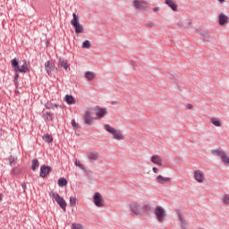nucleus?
I'll return each instance as SVG.
<instances>
[{
  "label": "nucleus",
  "instance_id": "obj_25",
  "mask_svg": "<svg viewBox=\"0 0 229 229\" xmlns=\"http://www.w3.org/2000/svg\"><path fill=\"white\" fill-rule=\"evenodd\" d=\"M43 140L45 142H47V144H51V142H53V136L49 135V134H45L42 137Z\"/></svg>",
  "mask_w": 229,
  "mask_h": 229
},
{
  "label": "nucleus",
  "instance_id": "obj_49",
  "mask_svg": "<svg viewBox=\"0 0 229 229\" xmlns=\"http://www.w3.org/2000/svg\"><path fill=\"white\" fill-rule=\"evenodd\" d=\"M22 189H26V184H21Z\"/></svg>",
  "mask_w": 229,
  "mask_h": 229
},
{
  "label": "nucleus",
  "instance_id": "obj_32",
  "mask_svg": "<svg viewBox=\"0 0 229 229\" xmlns=\"http://www.w3.org/2000/svg\"><path fill=\"white\" fill-rule=\"evenodd\" d=\"M8 160H9V164H10L11 167H14V165H15V157H13V156H10Z\"/></svg>",
  "mask_w": 229,
  "mask_h": 229
},
{
  "label": "nucleus",
  "instance_id": "obj_19",
  "mask_svg": "<svg viewBox=\"0 0 229 229\" xmlns=\"http://www.w3.org/2000/svg\"><path fill=\"white\" fill-rule=\"evenodd\" d=\"M17 72L26 73L30 72V69L28 68V64L26 62L21 65V67L18 66Z\"/></svg>",
  "mask_w": 229,
  "mask_h": 229
},
{
  "label": "nucleus",
  "instance_id": "obj_21",
  "mask_svg": "<svg viewBox=\"0 0 229 229\" xmlns=\"http://www.w3.org/2000/svg\"><path fill=\"white\" fill-rule=\"evenodd\" d=\"M64 101L68 104V105H74V97H72V95H66L64 97Z\"/></svg>",
  "mask_w": 229,
  "mask_h": 229
},
{
  "label": "nucleus",
  "instance_id": "obj_22",
  "mask_svg": "<svg viewBox=\"0 0 229 229\" xmlns=\"http://www.w3.org/2000/svg\"><path fill=\"white\" fill-rule=\"evenodd\" d=\"M210 123L214 124V126H216L217 128H221L223 126V123H221V121L217 118H211Z\"/></svg>",
  "mask_w": 229,
  "mask_h": 229
},
{
  "label": "nucleus",
  "instance_id": "obj_13",
  "mask_svg": "<svg viewBox=\"0 0 229 229\" xmlns=\"http://www.w3.org/2000/svg\"><path fill=\"white\" fill-rule=\"evenodd\" d=\"M179 26L183 30H190V28H192V21L191 19L182 20L179 22Z\"/></svg>",
  "mask_w": 229,
  "mask_h": 229
},
{
  "label": "nucleus",
  "instance_id": "obj_41",
  "mask_svg": "<svg viewBox=\"0 0 229 229\" xmlns=\"http://www.w3.org/2000/svg\"><path fill=\"white\" fill-rule=\"evenodd\" d=\"M186 108L187 110H192V108H194V106H192V104H187Z\"/></svg>",
  "mask_w": 229,
  "mask_h": 229
},
{
  "label": "nucleus",
  "instance_id": "obj_7",
  "mask_svg": "<svg viewBox=\"0 0 229 229\" xmlns=\"http://www.w3.org/2000/svg\"><path fill=\"white\" fill-rule=\"evenodd\" d=\"M87 158L89 164H96L99 160V152L91 150L88 153Z\"/></svg>",
  "mask_w": 229,
  "mask_h": 229
},
{
  "label": "nucleus",
  "instance_id": "obj_35",
  "mask_svg": "<svg viewBox=\"0 0 229 229\" xmlns=\"http://www.w3.org/2000/svg\"><path fill=\"white\" fill-rule=\"evenodd\" d=\"M76 205V198L70 197V207H74Z\"/></svg>",
  "mask_w": 229,
  "mask_h": 229
},
{
  "label": "nucleus",
  "instance_id": "obj_4",
  "mask_svg": "<svg viewBox=\"0 0 229 229\" xmlns=\"http://www.w3.org/2000/svg\"><path fill=\"white\" fill-rule=\"evenodd\" d=\"M154 215L158 223H164L165 221L166 214L165 209L162 207H157L154 209Z\"/></svg>",
  "mask_w": 229,
  "mask_h": 229
},
{
  "label": "nucleus",
  "instance_id": "obj_26",
  "mask_svg": "<svg viewBox=\"0 0 229 229\" xmlns=\"http://www.w3.org/2000/svg\"><path fill=\"white\" fill-rule=\"evenodd\" d=\"M39 165H40V164L38 163V159L32 160V165H31L32 171H37V169H38Z\"/></svg>",
  "mask_w": 229,
  "mask_h": 229
},
{
  "label": "nucleus",
  "instance_id": "obj_6",
  "mask_svg": "<svg viewBox=\"0 0 229 229\" xmlns=\"http://www.w3.org/2000/svg\"><path fill=\"white\" fill-rule=\"evenodd\" d=\"M131 212H133V214H135L136 216L144 214V212H146V207L144 205H140L137 203L131 205Z\"/></svg>",
  "mask_w": 229,
  "mask_h": 229
},
{
  "label": "nucleus",
  "instance_id": "obj_17",
  "mask_svg": "<svg viewBox=\"0 0 229 229\" xmlns=\"http://www.w3.org/2000/svg\"><path fill=\"white\" fill-rule=\"evenodd\" d=\"M133 4H134L135 8H137L138 10H145L146 9V2L134 0Z\"/></svg>",
  "mask_w": 229,
  "mask_h": 229
},
{
  "label": "nucleus",
  "instance_id": "obj_44",
  "mask_svg": "<svg viewBox=\"0 0 229 229\" xmlns=\"http://www.w3.org/2000/svg\"><path fill=\"white\" fill-rule=\"evenodd\" d=\"M153 173L158 174V168L153 167L152 168Z\"/></svg>",
  "mask_w": 229,
  "mask_h": 229
},
{
  "label": "nucleus",
  "instance_id": "obj_5",
  "mask_svg": "<svg viewBox=\"0 0 229 229\" xmlns=\"http://www.w3.org/2000/svg\"><path fill=\"white\" fill-rule=\"evenodd\" d=\"M93 203L98 208H103L105 207V199H103V195L99 192H96L93 196Z\"/></svg>",
  "mask_w": 229,
  "mask_h": 229
},
{
  "label": "nucleus",
  "instance_id": "obj_27",
  "mask_svg": "<svg viewBox=\"0 0 229 229\" xmlns=\"http://www.w3.org/2000/svg\"><path fill=\"white\" fill-rule=\"evenodd\" d=\"M57 185H59V187H65V185H67V179L61 177L57 181Z\"/></svg>",
  "mask_w": 229,
  "mask_h": 229
},
{
  "label": "nucleus",
  "instance_id": "obj_42",
  "mask_svg": "<svg viewBox=\"0 0 229 229\" xmlns=\"http://www.w3.org/2000/svg\"><path fill=\"white\" fill-rule=\"evenodd\" d=\"M146 26H148V28H155V23H147Z\"/></svg>",
  "mask_w": 229,
  "mask_h": 229
},
{
  "label": "nucleus",
  "instance_id": "obj_20",
  "mask_svg": "<svg viewBox=\"0 0 229 229\" xmlns=\"http://www.w3.org/2000/svg\"><path fill=\"white\" fill-rule=\"evenodd\" d=\"M179 221H180L181 228L187 229V220H185V218L182 215H179Z\"/></svg>",
  "mask_w": 229,
  "mask_h": 229
},
{
  "label": "nucleus",
  "instance_id": "obj_10",
  "mask_svg": "<svg viewBox=\"0 0 229 229\" xmlns=\"http://www.w3.org/2000/svg\"><path fill=\"white\" fill-rule=\"evenodd\" d=\"M194 178L199 183H203L205 182V174L201 170H197L194 172Z\"/></svg>",
  "mask_w": 229,
  "mask_h": 229
},
{
  "label": "nucleus",
  "instance_id": "obj_1",
  "mask_svg": "<svg viewBox=\"0 0 229 229\" xmlns=\"http://www.w3.org/2000/svg\"><path fill=\"white\" fill-rule=\"evenodd\" d=\"M104 130L110 133L114 140H124V134H123L121 131L112 127L110 124H105Z\"/></svg>",
  "mask_w": 229,
  "mask_h": 229
},
{
  "label": "nucleus",
  "instance_id": "obj_9",
  "mask_svg": "<svg viewBox=\"0 0 229 229\" xmlns=\"http://www.w3.org/2000/svg\"><path fill=\"white\" fill-rule=\"evenodd\" d=\"M45 69L48 76H51L53 74V71L57 70L56 67H55V62L53 61H47L45 63Z\"/></svg>",
  "mask_w": 229,
  "mask_h": 229
},
{
  "label": "nucleus",
  "instance_id": "obj_47",
  "mask_svg": "<svg viewBox=\"0 0 229 229\" xmlns=\"http://www.w3.org/2000/svg\"><path fill=\"white\" fill-rule=\"evenodd\" d=\"M87 48H90V41H87Z\"/></svg>",
  "mask_w": 229,
  "mask_h": 229
},
{
  "label": "nucleus",
  "instance_id": "obj_28",
  "mask_svg": "<svg viewBox=\"0 0 229 229\" xmlns=\"http://www.w3.org/2000/svg\"><path fill=\"white\" fill-rule=\"evenodd\" d=\"M221 159H222V162H223V164H224L225 165H229V157L227 156L226 153H225V154L222 155Z\"/></svg>",
  "mask_w": 229,
  "mask_h": 229
},
{
  "label": "nucleus",
  "instance_id": "obj_40",
  "mask_svg": "<svg viewBox=\"0 0 229 229\" xmlns=\"http://www.w3.org/2000/svg\"><path fill=\"white\" fill-rule=\"evenodd\" d=\"M45 115H47L48 117L53 119V115H55V114L51 113V112H47L44 114Z\"/></svg>",
  "mask_w": 229,
  "mask_h": 229
},
{
  "label": "nucleus",
  "instance_id": "obj_8",
  "mask_svg": "<svg viewBox=\"0 0 229 229\" xmlns=\"http://www.w3.org/2000/svg\"><path fill=\"white\" fill-rule=\"evenodd\" d=\"M95 112H96L97 119H103V117H105L106 115L108 114L107 108H103V107H99V106H97L95 108Z\"/></svg>",
  "mask_w": 229,
  "mask_h": 229
},
{
  "label": "nucleus",
  "instance_id": "obj_18",
  "mask_svg": "<svg viewBox=\"0 0 229 229\" xmlns=\"http://www.w3.org/2000/svg\"><path fill=\"white\" fill-rule=\"evenodd\" d=\"M165 4L172 8L174 12H176V10H178V4H176V3H174V1L173 0H165Z\"/></svg>",
  "mask_w": 229,
  "mask_h": 229
},
{
  "label": "nucleus",
  "instance_id": "obj_2",
  "mask_svg": "<svg viewBox=\"0 0 229 229\" xmlns=\"http://www.w3.org/2000/svg\"><path fill=\"white\" fill-rule=\"evenodd\" d=\"M72 19L70 21L72 27L75 30L76 35H80V33H83L85 31V29L83 28V25L80 23V18L76 14V13H72Z\"/></svg>",
  "mask_w": 229,
  "mask_h": 229
},
{
  "label": "nucleus",
  "instance_id": "obj_34",
  "mask_svg": "<svg viewBox=\"0 0 229 229\" xmlns=\"http://www.w3.org/2000/svg\"><path fill=\"white\" fill-rule=\"evenodd\" d=\"M72 229H83V225L81 224H72Z\"/></svg>",
  "mask_w": 229,
  "mask_h": 229
},
{
  "label": "nucleus",
  "instance_id": "obj_24",
  "mask_svg": "<svg viewBox=\"0 0 229 229\" xmlns=\"http://www.w3.org/2000/svg\"><path fill=\"white\" fill-rule=\"evenodd\" d=\"M96 79V72H87V81H92Z\"/></svg>",
  "mask_w": 229,
  "mask_h": 229
},
{
  "label": "nucleus",
  "instance_id": "obj_38",
  "mask_svg": "<svg viewBox=\"0 0 229 229\" xmlns=\"http://www.w3.org/2000/svg\"><path fill=\"white\" fill-rule=\"evenodd\" d=\"M19 80V74H15L14 75V83L15 85H19V81H17Z\"/></svg>",
  "mask_w": 229,
  "mask_h": 229
},
{
  "label": "nucleus",
  "instance_id": "obj_37",
  "mask_svg": "<svg viewBox=\"0 0 229 229\" xmlns=\"http://www.w3.org/2000/svg\"><path fill=\"white\" fill-rule=\"evenodd\" d=\"M43 119H45V121H53V118L47 116V114H43Z\"/></svg>",
  "mask_w": 229,
  "mask_h": 229
},
{
  "label": "nucleus",
  "instance_id": "obj_23",
  "mask_svg": "<svg viewBox=\"0 0 229 229\" xmlns=\"http://www.w3.org/2000/svg\"><path fill=\"white\" fill-rule=\"evenodd\" d=\"M11 65L13 67L14 71L17 72V70L19 69V60L17 58H14L11 61Z\"/></svg>",
  "mask_w": 229,
  "mask_h": 229
},
{
  "label": "nucleus",
  "instance_id": "obj_51",
  "mask_svg": "<svg viewBox=\"0 0 229 229\" xmlns=\"http://www.w3.org/2000/svg\"><path fill=\"white\" fill-rule=\"evenodd\" d=\"M85 77H87V72H85Z\"/></svg>",
  "mask_w": 229,
  "mask_h": 229
},
{
  "label": "nucleus",
  "instance_id": "obj_15",
  "mask_svg": "<svg viewBox=\"0 0 229 229\" xmlns=\"http://www.w3.org/2000/svg\"><path fill=\"white\" fill-rule=\"evenodd\" d=\"M218 22H219L220 26H225V25L228 24V22H229L228 16H226V14H225V13H220L218 15Z\"/></svg>",
  "mask_w": 229,
  "mask_h": 229
},
{
  "label": "nucleus",
  "instance_id": "obj_50",
  "mask_svg": "<svg viewBox=\"0 0 229 229\" xmlns=\"http://www.w3.org/2000/svg\"><path fill=\"white\" fill-rule=\"evenodd\" d=\"M3 199V195H0V200Z\"/></svg>",
  "mask_w": 229,
  "mask_h": 229
},
{
  "label": "nucleus",
  "instance_id": "obj_11",
  "mask_svg": "<svg viewBox=\"0 0 229 229\" xmlns=\"http://www.w3.org/2000/svg\"><path fill=\"white\" fill-rule=\"evenodd\" d=\"M51 173V168L48 165H43L40 166V172H39V176L41 178H46Z\"/></svg>",
  "mask_w": 229,
  "mask_h": 229
},
{
  "label": "nucleus",
  "instance_id": "obj_45",
  "mask_svg": "<svg viewBox=\"0 0 229 229\" xmlns=\"http://www.w3.org/2000/svg\"><path fill=\"white\" fill-rule=\"evenodd\" d=\"M84 123L87 124V113L84 114Z\"/></svg>",
  "mask_w": 229,
  "mask_h": 229
},
{
  "label": "nucleus",
  "instance_id": "obj_33",
  "mask_svg": "<svg viewBox=\"0 0 229 229\" xmlns=\"http://www.w3.org/2000/svg\"><path fill=\"white\" fill-rule=\"evenodd\" d=\"M213 155H216V157H223V155H225V152L221 151V150H214L213 151Z\"/></svg>",
  "mask_w": 229,
  "mask_h": 229
},
{
  "label": "nucleus",
  "instance_id": "obj_14",
  "mask_svg": "<svg viewBox=\"0 0 229 229\" xmlns=\"http://www.w3.org/2000/svg\"><path fill=\"white\" fill-rule=\"evenodd\" d=\"M150 162H152V164H155L156 165H164V161L162 160V157H160V156L158 155L152 156L150 157Z\"/></svg>",
  "mask_w": 229,
  "mask_h": 229
},
{
  "label": "nucleus",
  "instance_id": "obj_46",
  "mask_svg": "<svg viewBox=\"0 0 229 229\" xmlns=\"http://www.w3.org/2000/svg\"><path fill=\"white\" fill-rule=\"evenodd\" d=\"M153 10H154L155 12H160V8H159V7H154Z\"/></svg>",
  "mask_w": 229,
  "mask_h": 229
},
{
  "label": "nucleus",
  "instance_id": "obj_43",
  "mask_svg": "<svg viewBox=\"0 0 229 229\" xmlns=\"http://www.w3.org/2000/svg\"><path fill=\"white\" fill-rule=\"evenodd\" d=\"M82 48L87 49V40L82 43Z\"/></svg>",
  "mask_w": 229,
  "mask_h": 229
},
{
  "label": "nucleus",
  "instance_id": "obj_12",
  "mask_svg": "<svg viewBox=\"0 0 229 229\" xmlns=\"http://www.w3.org/2000/svg\"><path fill=\"white\" fill-rule=\"evenodd\" d=\"M58 67L60 69H64V71H67V69H69V67H71V65L69 64V63L67 62V60L65 58L63 57H59L58 58Z\"/></svg>",
  "mask_w": 229,
  "mask_h": 229
},
{
  "label": "nucleus",
  "instance_id": "obj_48",
  "mask_svg": "<svg viewBox=\"0 0 229 229\" xmlns=\"http://www.w3.org/2000/svg\"><path fill=\"white\" fill-rule=\"evenodd\" d=\"M218 1H219V3H221V4H224L225 1H226V0H218Z\"/></svg>",
  "mask_w": 229,
  "mask_h": 229
},
{
  "label": "nucleus",
  "instance_id": "obj_39",
  "mask_svg": "<svg viewBox=\"0 0 229 229\" xmlns=\"http://www.w3.org/2000/svg\"><path fill=\"white\" fill-rule=\"evenodd\" d=\"M71 124L72 126V128H77V123H76V120L72 119V122H71Z\"/></svg>",
  "mask_w": 229,
  "mask_h": 229
},
{
  "label": "nucleus",
  "instance_id": "obj_29",
  "mask_svg": "<svg viewBox=\"0 0 229 229\" xmlns=\"http://www.w3.org/2000/svg\"><path fill=\"white\" fill-rule=\"evenodd\" d=\"M45 106L47 110H55V108H58V104L47 103Z\"/></svg>",
  "mask_w": 229,
  "mask_h": 229
},
{
  "label": "nucleus",
  "instance_id": "obj_3",
  "mask_svg": "<svg viewBox=\"0 0 229 229\" xmlns=\"http://www.w3.org/2000/svg\"><path fill=\"white\" fill-rule=\"evenodd\" d=\"M50 198L52 199H55V201L59 205V207L65 211V208H67V202H65V199L60 196L57 192H51L49 194Z\"/></svg>",
  "mask_w": 229,
  "mask_h": 229
},
{
  "label": "nucleus",
  "instance_id": "obj_16",
  "mask_svg": "<svg viewBox=\"0 0 229 229\" xmlns=\"http://www.w3.org/2000/svg\"><path fill=\"white\" fill-rule=\"evenodd\" d=\"M156 182L157 183H160L161 185H164L165 183H169L171 182V178L169 177H164L163 175H157L156 178Z\"/></svg>",
  "mask_w": 229,
  "mask_h": 229
},
{
  "label": "nucleus",
  "instance_id": "obj_31",
  "mask_svg": "<svg viewBox=\"0 0 229 229\" xmlns=\"http://www.w3.org/2000/svg\"><path fill=\"white\" fill-rule=\"evenodd\" d=\"M75 165L77 167H80V169H82V171H84L85 173H87V169L85 168V166H83V165L81 164V162L75 160Z\"/></svg>",
  "mask_w": 229,
  "mask_h": 229
},
{
  "label": "nucleus",
  "instance_id": "obj_30",
  "mask_svg": "<svg viewBox=\"0 0 229 229\" xmlns=\"http://www.w3.org/2000/svg\"><path fill=\"white\" fill-rule=\"evenodd\" d=\"M94 123V117L90 115L89 113L87 114V124H93Z\"/></svg>",
  "mask_w": 229,
  "mask_h": 229
},
{
  "label": "nucleus",
  "instance_id": "obj_36",
  "mask_svg": "<svg viewBox=\"0 0 229 229\" xmlns=\"http://www.w3.org/2000/svg\"><path fill=\"white\" fill-rule=\"evenodd\" d=\"M222 199H223L224 205H229V196L228 195H225Z\"/></svg>",
  "mask_w": 229,
  "mask_h": 229
}]
</instances>
